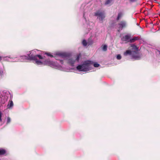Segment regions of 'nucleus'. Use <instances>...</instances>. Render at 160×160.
<instances>
[{
	"instance_id": "21",
	"label": "nucleus",
	"mask_w": 160,
	"mask_h": 160,
	"mask_svg": "<svg viewBox=\"0 0 160 160\" xmlns=\"http://www.w3.org/2000/svg\"><path fill=\"white\" fill-rule=\"evenodd\" d=\"M117 58L118 60H120L121 58V56L120 54H118L117 55Z\"/></svg>"
},
{
	"instance_id": "17",
	"label": "nucleus",
	"mask_w": 160,
	"mask_h": 160,
	"mask_svg": "<svg viewBox=\"0 0 160 160\" xmlns=\"http://www.w3.org/2000/svg\"><path fill=\"white\" fill-rule=\"evenodd\" d=\"M103 51H106L107 50V46L106 45H104L102 48Z\"/></svg>"
},
{
	"instance_id": "12",
	"label": "nucleus",
	"mask_w": 160,
	"mask_h": 160,
	"mask_svg": "<svg viewBox=\"0 0 160 160\" xmlns=\"http://www.w3.org/2000/svg\"><path fill=\"white\" fill-rule=\"evenodd\" d=\"M6 152V150L2 148H0V156L4 155Z\"/></svg>"
},
{
	"instance_id": "6",
	"label": "nucleus",
	"mask_w": 160,
	"mask_h": 160,
	"mask_svg": "<svg viewBox=\"0 0 160 160\" xmlns=\"http://www.w3.org/2000/svg\"><path fill=\"white\" fill-rule=\"evenodd\" d=\"M81 56V55L79 54L68 57V63L72 66H74L75 64H77L79 62V61Z\"/></svg>"
},
{
	"instance_id": "15",
	"label": "nucleus",
	"mask_w": 160,
	"mask_h": 160,
	"mask_svg": "<svg viewBox=\"0 0 160 160\" xmlns=\"http://www.w3.org/2000/svg\"><path fill=\"white\" fill-rule=\"evenodd\" d=\"M113 0H107L105 3V5H110L113 2Z\"/></svg>"
},
{
	"instance_id": "2",
	"label": "nucleus",
	"mask_w": 160,
	"mask_h": 160,
	"mask_svg": "<svg viewBox=\"0 0 160 160\" xmlns=\"http://www.w3.org/2000/svg\"><path fill=\"white\" fill-rule=\"evenodd\" d=\"M38 51L37 49L30 51L27 53V56H18V62H25L27 60H33L34 63L37 65H48L52 68L61 69V66L57 62L50 61L48 60L44 61L42 57L40 55H36V52Z\"/></svg>"
},
{
	"instance_id": "4",
	"label": "nucleus",
	"mask_w": 160,
	"mask_h": 160,
	"mask_svg": "<svg viewBox=\"0 0 160 160\" xmlns=\"http://www.w3.org/2000/svg\"><path fill=\"white\" fill-rule=\"evenodd\" d=\"M132 50H127L125 52L124 54L125 56L128 55H130L131 59L134 60H138L141 58V55L139 53L138 49L137 46L134 45H132Z\"/></svg>"
},
{
	"instance_id": "26",
	"label": "nucleus",
	"mask_w": 160,
	"mask_h": 160,
	"mask_svg": "<svg viewBox=\"0 0 160 160\" xmlns=\"http://www.w3.org/2000/svg\"><path fill=\"white\" fill-rule=\"evenodd\" d=\"M7 94H8V95H9L10 94V93L9 92H7Z\"/></svg>"
},
{
	"instance_id": "11",
	"label": "nucleus",
	"mask_w": 160,
	"mask_h": 160,
	"mask_svg": "<svg viewBox=\"0 0 160 160\" xmlns=\"http://www.w3.org/2000/svg\"><path fill=\"white\" fill-rule=\"evenodd\" d=\"M13 106V103L12 100L11 99L7 106V108L12 109Z\"/></svg>"
},
{
	"instance_id": "19",
	"label": "nucleus",
	"mask_w": 160,
	"mask_h": 160,
	"mask_svg": "<svg viewBox=\"0 0 160 160\" xmlns=\"http://www.w3.org/2000/svg\"><path fill=\"white\" fill-rule=\"evenodd\" d=\"M11 120L10 118L9 117H7L6 124H8L9 123H10V122H11Z\"/></svg>"
},
{
	"instance_id": "22",
	"label": "nucleus",
	"mask_w": 160,
	"mask_h": 160,
	"mask_svg": "<svg viewBox=\"0 0 160 160\" xmlns=\"http://www.w3.org/2000/svg\"><path fill=\"white\" fill-rule=\"evenodd\" d=\"M6 57H1L0 56V61L2 60L3 61H5V60L4 59V58H5Z\"/></svg>"
},
{
	"instance_id": "20",
	"label": "nucleus",
	"mask_w": 160,
	"mask_h": 160,
	"mask_svg": "<svg viewBox=\"0 0 160 160\" xmlns=\"http://www.w3.org/2000/svg\"><path fill=\"white\" fill-rule=\"evenodd\" d=\"M3 115V113L1 111H0V122H1L2 121V119L1 118L2 115Z\"/></svg>"
},
{
	"instance_id": "25",
	"label": "nucleus",
	"mask_w": 160,
	"mask_h": 160,
	"mask_svg": "<svg viewBox=\"0 0 160 160\" xmlns=\"http://www.w3.org/2000/svg\"><path fill=\"white\" fill-rule=\"evenodd\" d=\"M137 0H130V1L131 2H134L136 1Z\"/></svg>"
},
{
	"instance_id": "3",
	"label": "nucleus",
	"mask_w": 160,
	"mask_h": 160,
	"mask_svg": "<svg viewBox=\"0 0 160 160\" xmlns=\"http://www.w3.org/2000/svg\"><path fill=\"white\" fill-rule=\"evenodd\" d=\"M45 54L47 55L48 56L50 57H54L55 59L57 60H59V61L60 62V64H59L57 61L56 62H53L52 61H50L49 59H48V60H50L51 62H57L58 65H60L62 68L61 69H58L59 70H62L63 69V68H62V65L63 64V62L62 60L61 59V58H64L65 57H66V54L65 53H62V52H56L54 54V55H52L51 53L50 52H46L45 53ZM42 58L43 59V60L44 61H45V60H44V59L42 57ZM48 60V59H47V60ZM55 68L56 69V68Z\"/></svg>"
},
{
	"instance_id": "10",
	"label": "nucleus",
	"mask_w": 160,
	"mask_h": 160,
	"mask_svg": "<svg viewBox=\"0 0 160 160\" xmlns=\"http://www.w3.org/2000/svg\"><path fill=\"white\" fill-rule=\"evenodd\" d=\"M130 35L128 34L122 37L121 38V39L122 41H125L127 42H129L130 41Z\"/></svg>"
},
{
	"instance_id": "24",
	"label": "nucleus",
	"mask_w": 160,
	"mask_h": 160,
	"mask_svg": "<svg viewBox=\"0 0 160 160\" xmlns=\"http://www.w3.org/2000/svg\"><path fill=\"white\" fill-rule=\"evenodd\" d=\"M2 73H3V72H2V70H0V76H1L2 75Z\"/></svg>"
},
{
	"instance_id": "27",
	"label": "nucleus",
	"mask_w": 160,
	"mask_h": 160,
	"mask_svg": "<svg viewBox=\"0 0 160 160\" xmlns=\"http://www.w3.org/2000/svg\"><path fill=\"white\" fill-rule=\"evenodd\" d=\"M158 52L159 54H160V51H158Z\"/></svg>"
},
{
	"instance_id": "5",
	"label": "nucleus",
	"mask_w": 160,
	"mask_h": 160,
	"mask_svg": "<svg viewBox=\"0 0 160 160\" xmlns=\"http://www.w3.org/2000/svg\"><path fill=\"white\" fill-rule=\"evenodd\" d=\"M92 61H86L77 66L76 69L79 71L87 72L92 70Z\"/></svg>"
},
{
	"instance_id": "1",
	"label": "nucleus",
	"mask_w": 160,
	"mask_h": 160,
	"mask_svg": "<svg viewBox=\"0 0 160 160\" xmlns=\"http://www.w3.org/2000/svg\"><path fill=\"white\" fill-rule=\"evenodd\" d=\"M38 51L37 49L30 51L27 53V56H18V62H25L27 60H33L34 63L37 65H48L52 68L61 69V66L57 62L50 61L48 60L44 61L42 57L40 55H36V52Z\"/></svg>"
},
{
	"instance_id": "18",
	"label": "nucleus",
	"mask_w": 160,
	"mask_h": 160,
	"mask_svg": "<svg viewBox=\"0 0 160 160\" xmlns=\"http://www.w3.org/2000/svg\"><path fill=\"white\" fill-rule=\"evenodd\" d=\"M92 67L93 66L95 67H98L100 65L99 64L97 63H95L93 64L92 62Z\"/></svg>"
},
{
	"instance_id": "7",
	"label": "nucleus",
	"mask_w": 160,
	"mask_h": 160,
	"mask_svg": "<svg viewBox=\"0 0 160 160\" xmlns=\"http://www.w3.org/2000/svg\"><path fill=\"white\" fill-rule=\"evenodd\" d=\"M94 16L97 17L99 21L102 22L103 20L105 17V12L104 11H98L94 13Z\"/></svg>"
},
{
	"instance_id": "9",
	"label": "nucleus",
	"mask_w": 160,
	"mask_h": 160,
	"mask_svg": "<svg viewBox=\"0 0 160 160\" xmlns=\"http://www.w3.org/2000/svg\"><path fill=\"white\" fill-rule=\"evenodd\" d=\"M127 23L126 21H121L118 24V31L119 32L122 30L124 28H125L127 27Z\"/></svg>"
},
{
	"instance_id": "16",
	"label": "nucleus",
	"mask_w": 160,
	"mask_h": 160,
	"mask_svg": "<svg viewBox=\"0 0 160 160\" xmlns=\"http://www.w3.org/2000/svg\"><path fill=\"white\" fill-rule=\"evenodd\" d=\"M82 44L83 46L85 47L88 44V45H90V44H89L88 43H87L86 41L85 40H83L82 42Z\"/></svg>"
},
{
	"instance_id": "23",
	"label": "nucleus",
	"mask_w": 160,
	"mask_h": 160,
	"mask_svg": "<svg viewBox=\"0 0 160 160\" xmlns=\"http://www.w3.org/2000/svg\"><path fill=\"white\" fill-rule=\"evenodd\" d=\"M83 17H84V18L85 19V20L86 21V22H87V20H86V18L85 17V13H83Z\"/></svg>"
},
{
	"instance_id": "14",
	"label": "nucleus",
	"mask_w": 160,
	"mask_h": 160,
	"mask_svg": "<svg viewBox=\"0 0 160 160\" xmlns=\"http://www.w3.org/2000/svg\"><path fill=\"white\" fill-rule=\"evenodd\" d=\"M123 14L122 12H119L118 14V16L117 17L116 20H118L120 18H121L122 17V16Z\"/></svg>"
},
{
	"instance_id": "8",
	"label": "nucleus",
	"mask_w": 160,
	"mask_h": 160,
	"mask_svg": "<svg viewBox=\"0 0 160 160\" xmlns=\"http://www.w3.org/2000/svg\"><path fill=\"white\" fill-rule=\"evenodd\" d=\"M4 59L6 61L11 62H18V56H6L4 58Z\"/></svg>"
},
{
	"instance_id": "13",
	"label": "nucleus",
	"mask_w": 160,
	"mask_h": 160,
	"mask_svg": "<svg viewBox=\"0 0 160 160\" xmlns=\"http://www.w3.org/2000/svg\"><path fill=\"white\" fill-rule=\"evenodd\" d=\"M138 39V37H134L132 38H130L129 42H133Z\"/></svg>"
}]
</instances>
